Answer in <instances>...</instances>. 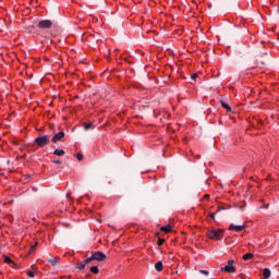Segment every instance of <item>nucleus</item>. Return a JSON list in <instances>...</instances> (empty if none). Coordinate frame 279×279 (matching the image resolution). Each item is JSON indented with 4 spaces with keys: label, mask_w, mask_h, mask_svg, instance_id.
<instances>
[{
    "label": "nucleus",
    "mask_w": 279,
    "mask_h": 279,
    "mask_svg": "<svg viewBox=\"0 0 279 279\" xmlns=\"http://www.w3.org/2000/svg\"><path fill=\"white\" fill-rule=\"evenodd\" d=\"M207 236L213 241H221L223 239V229H210L207 231Z\"/></svg>",
    "instance_id": "obj_1"
},
{
    "label": "nucleus",
    "mask_w": 279,
    "mask_h": 279,
    "mask_svg": "<svg viewBox=\"0 0 279 279\" xmlns=\"http://www.w3.org/2000/svg\"><path fill=\"white\" fill-rule=\"evenodd\" d=\"M106 255L101 251L94 252L90 257L86 258V263H93V260H98V263H104L106 260Z\"/></svg>",
    "instance_id": "obj_2"
},
{
    "label": "nucleus",
    "mask_w": 279,
    "mask_h": 279,
    "mask_svg": "<svg viewBox=\"0 0 279 279\" xmlns=\"http://www.w3.org/2000/svg\"><path fill=\"white\" fill-rule=\"evenodd\" d=\"M51 141V135L38 136L35 138V143L38 147H45V145H49Z\"/></svg>",
    "instance_id": "obj_3"
},
{
    "label": "nucleus",
    "mask_w": 279,
    "mask_h": 279,
    "mask_svg": "<svg viewBox=\"0 0 279 279\" xmlns=\"http://www.w3.org/2000/svg\"><path fill=\"white\" fill-rule=\"evenodd\" d=\"M52 25L53 22H51V20H43L38 22L37 27L39 29H51Z\"/></svg>",
    "instance_id": "obj_4"
},
{
    "label": "nucleus",
    "mask_w": 279,
    "mask_h": 279,
    "mask_svg": "<svg viewBox=\"0 0 279 279\" xmlns=\"http://www.w3.org/2000/svg\"><path fill=\"white\" fill-rule=\"evenodd\" d=\"M222 271H226L227 274H234L236 271V268H234V259H230L228 265L222 268Z\"/></svg>",
    "instance_id": "obj_5"
},
{
    "label": "nucleus",
    "mask_w": 279,
    "mask_h": 279,
    "mask_svg": "<svg viewBox=\"0 0 279 279\" xmlns=\"http://www.w3.org/2000/svg\"><path fill=\"white\" fill-rule=\"evenodd\" d=\"M64 136H66V134L64 133V131H60L59 133L54 134L53 137L51 138V143H59V141H61L62 143H64Z\"/></svg>",
    "instance_id": "obj_6"
},
{
    "label": "nucleus",
    "mask_w": 279,
    "mask_h": 279,
    "mask_svg": "<svg viewBox=\"0 0 279 279\" xmlns=\"http://www.w3.org/2000/svg\"><path fill=\"white\" fill-rule=\"evenodd\" d=\"M245 225L242 226H236V225H230L229 226V230H235V232H243V230H245Z\"/></svg>",
    "instance_id": "obj_7"
},
{
    "label": "nucleus",
    "mask_w": 279,
    "mask_h": 279,
    "mask_svg": "<svg viewBox=\"0 0 279 279\" xmlns=\"http://www.w3.org/2000/svg\"><path fill=\"white\" fill-rule=\"evenodd\" d=\"M48 263H50V265L52 267H57V265L60 263V257H52L48 259Z\"/></svg>",
    "instance_id": "obj_8"
},
{
    "label": "nucleus",
    "mask_w": 279,
    "mask_h": 279,
    "mask_svg": "<svg viewBox=\"0 0 279 279\" xmlns=\"http://www.w3.org/2000/svg\"><path fill=\"white\" fill-rule=\"evenodd\" d=\"M263 278H264V279H269V278H271V270H270L269 268H264Z\"/></svg>",
    "instance_id": "obj_9"
},
{
    "label": "nucleus",
    "mask_w": 279,
    "mask_h": 279,
    "mask_svg": "<svg viewBox=\"0 0 279 279\" xmlns=\"http://www.w3.org/2000/svg\"><path fill=\"white\" fill-rule=\"evenodd\" d=\"M90 262H86V259L84 262L77 263L76 264V269H84L86 267V265H88Z\"/></svg>",
    "instance_id": "obj_10"
},
{
    "label": "nucleus",
    "mask_w": 279,
    "mask_h": 279,
    "mask_svg": "<svg viewBox=\"0 0 279 279\" xmlns=\"http://www.w3.org/2000/svg\"><path fill=\"white\" fill-rule=\"evenodd\" d=\"M220 104L225 108V110H227V112H232V108L226 101L220 100Z\"/></svg>",
    "instance_id": "obj_11"
},
{
    "label": "nucleus",
    "mask_w": 279,
    "mask_h": 279,
    "mask_svg": "<svg viewBox=\"0 0 279 279\" xmlns=\"http://www.w3.org/2000/svg\"><path fill=\"white\" fill-rule=\"evenodd\" d=\"M173 229H171V226L161 227L160 231L166 232V234H169V232H172Z\"/></svg>",
    "instance_id": "obj_12"
},
{
    "label": "nucleus",
    "mask_w": 279,
    "mask_h": 279,
    "mask_svg": "<svg viewBox=\"0 0 279 279\" xmlns=\"http://www.w3.org/2000/svg\"><path fill=\"white\" fill-rule=\"evenodd\" d=\"M243 260H252V258H254V254L253 253H247L243 255Z\"/></svg>",
    "instance_id": "obj_13"
},
{
    "label": "nucleus",
    "mask_w": 279,
    "mask_h": 279,
    "mask_svg": "<svg viewBox=\"0 0 279 279\" xmlns=\"http://www.w3.org/2000/svg\"><path fill=\"white\" fill-rule=\"evenodd\" d=\"M155 269H156V271H162V269H163L162 262H157L155 264Z\"/></svg>",
    "instance_id": "obj_14"
},
{
    "label": "nucleus",
    "mask_w": 279,
    "mask_h": 279,
    "mask_svg": "<svg viewBox=\"0 0 279 279\" xmlns=\"http://www.w3.org/2000/svg\"><path fill=\"white\" fill-rule=\"evenodd\" d=\"M83 128H84V130H85L86 132H88V130H90V129H93V128H95V126H93V123H86V122H84V123H83Z\"/></svg>",
    "instance_id": "obj_15"
},
{
    "label": "nucleus",
    "mask_w": 279,
    "mask_h": 279,
    "mask_svg": "<svg viewBox=\"0 0 279 279\" xmlns=\"http://www.w3.org/2000/svg\"><path fill=\"white\" fill-rule=\"evenodd\" d=\"M53 155L54 156H64V150H62V149H54L53 150Z\"/></svg>",
    "instance_id": "obj_16"
},
{
    "label": "nucleus",
    "mask_w": 279,
    "mask_h": 279,
    "mask_svg": "<svg viewBox=\"0 0 279 279\" xmlns=\"http://www.w3.org/2000/svg\"><path fill=\"white\" fill-rule=\"evenodd\" d=\"M4 263H7V265H14V262L9 256H4Z\"/></svg>",
    "instance_id": "obj_17"
},
{
    "label": "nucleus",
    "mask_w": 279,
    "mask_h": 279,
    "mask_svg": "<svg viewBox=\"0 0 279 279\" xmlns=\"http://www.w3.org/2000/svg\"><path fill=\"white\" fill-rule=\"evenodd\" d=\"M90 271H92V274H99V267H97V266H92V267H90Z\"/></svg>",
    "instance_id": "obj_18"
},
{
    "label": "nucleus",
    "mask_w": 279,
    "mask_h": 279,
    "mask_svg": "<svg viewBox=\"0 0 279 279\" xmlns=\"http://www.w3.org/2000/svg\"><path fill=\"white\" fill-rule=\"evenodd\" d=\"M76 159L80 160V161L84 160V155H82L80 153L76 154Z\"/></svg>",
    "instance_id": "obj_19"
},
{
    "label": "nucleus",
    "mask_w": 279,
    "mask_h": 279,
    "mask_svg": "<svg viewBox=\"0 0 279 279\" xmlns=\"http://www.w3.org/2000/svg\"><path fill=\"white\" fill-rule=\"evenodd\" d=\"M157 244H158L159 246H160V245H163V244H165V239L159 238Z\"/></svg>",
    "instance_id": "obj_20"
},
{
    "label": "nucleus",
    "mask_w": 279,
    "mask_h": 279,
    "mask_svg": "<svg viewBox=\"0 0 279 279\" xmlns=\"http://www.w3.org/2000/svg\"><path fill=\"white\" fill-rule=\"evenodd\" d=\"M199 274H203L204 276H209L210 271H208V270H199Z\"/></svg>",
    "instance_id": "obj_21"
},
{
    "label": "nucleus",
    "mask_w": 279,
    "mask_h": 279,
    "mask_svg": "<svg viewBox=\"0 0 279 279\" xmlns=\"http://www.w3.org/2000/svg\"><path fill=\"white\" fill-rule=\"evenodd\" d=\"M27 276H28V278H35L36 275L34 274V271H28Z\"/></svg>",
    "instance_id": "obj_22"
},
{
    "label": "nucleus",
    "mask_w": 279,
    "mask_h": 279,
    "mask_svg": "<svg viewBox=\"0 0 279 279\" xmlns=\"http://www.w3.org/2000/svg\"><path fill=\"white\" fill-rule=\"evenodd\" d=\"M191 80H193L195 82V80H197V74L196 73L192 74Z\"/></svg>",
    "instance_id": "obj_23"
},
{
    "label": "nucleus",
    "mask_w": 279,
    "mask_h": 279,
    "mask_svg": "<svg viewBox=\"0 0 279 279\" xmlns=\"http://www.w3.org/2000/svg\"><path fill=\"white\" fill-rule=\"evenodd\" d=\"M52 162H53V165H62V161H60V160H53Z\"/></svg>",
    "instance_id": "obj_24"
},
{
    "label": "nucleus",
    "mask_w": 279,
    "mask_h": 279,
    "mask_svg": "<svg viewBox=\"0 0 279 279\" xmlns=\"http://www.w3.org/2000/svg\"><path fill=\"white\" fill-rule=\"evenodd\" d=\"M221 210H226L223 207H218L217 213H221Z\"/></svg>",
    "instance_id": "obj_25"
},
{
    "label": "nucleus",
    "mask_w": 279,
    "mask_h": 279,
    "mask_svg": "<svg viewBox=\"0 0 279 279\" xmlns=\"http://www.w3.org/2000/svg\"><path fill=\"white\" fill-rule=\"evenodd\" d=\"M209 217H210L211 219H215V213L209 214Z\"/></svg>",
    "instance_id": "obj_26"
},
{
    "label": "nucleus",
    "mask_w": 279,
    "mask_h": 279,
    "mask_svg": "<svg viewBox=\"0 0 279 279\" xmlns=\"http://www.w3.org/2000/svg\"><path fill=\"white\" fill-rule=\"evenodd\" d=\"M204 198H205V199H210V195L206 194V195L204 196Z\"/></svg>",
    "instance_id": "obj_27"
},
{
    "label": "nucleus",
    "mask_w": 279,
    "mask_h": 279,
    "mask_svg": "<svg viewBox=\"0 0 279 279\" xmlns=\"http://www.w3.org/2000/svg\"><path fill=\"white\" fill-rule=\"evenodd\" d=\"M36 245H38V243H36L35 245L32 246V250H36Z\"/></svg>",
    "instance_id": "obj_28"
},
{
    "label": "nucleus",
    "mask_w": 279,
    "mask_h": 279,
    "mask_svg": "<svg viewBox=\"0 0 279 279\" xmlns=\"http://www.w3.org/2000/svg\"><path fill=\"white\" fill-rule=\"evenodd\" d=\"M264 208H269V205H265Z\"/></svg>",
    "instance_id": "obj_29"
}]
</instances>
